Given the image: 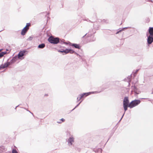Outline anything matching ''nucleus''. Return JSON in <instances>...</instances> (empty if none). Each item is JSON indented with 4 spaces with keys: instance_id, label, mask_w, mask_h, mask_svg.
<instances>
[{
    "instance_id": "f257e3e1",
    "label": "nucleus",
    "mask_w": 153,
    "mask_h": 153,
    "mask_svg": "<svg viewBox=\"0 0 153 153\" xmlns=\"http://www.w3.org/2000/svg\"><path fill=\"white\" fill-rule=\"evenodd\" d=\"M140 101L139 100H135L131 102L128 105V107L132 108L140 103Z\"/></svg>"
},
{
    "instance_id": "f03ea898",
    "label": "nucleus",
    "mask_w": 153,
    "mask_h": 153,
    "mask_svg": "<svg viewBox=\"0 0 153 153\" xmlns=\"http://www.w3.org/2000/svg\"><path fill=\"white\" fill-rule=\"evenodd\" d=\"M48 41L49 42L53 44H57L59 42V39L58 38H54L51 36L48 39Z\"/></svg>"
},
{
    "instance_id": "7ed1b4c3",
    "label": "nucleus",
    "mask_w": 153,
    "mask_h": 153,
    "mask_svg": "<svg viewBox=\"0 0 153 153\" xmlns=\"http://www.w3.org/2000/svg\"><path fill=\"white\" fill-rule=\"evenodd\" d=\"M26 52V51H20L17 56L18 58L21 60L23 59H24L23 56L25 55V54Z\"/></svg>"
},
{
    "instance_id": "20e7f679",
    "label": "nucleus",
    "mask_w": 153,
    "mask_h": 153,
    "mask_svg": "<svg viewBox=\"0 0 153 153\" xmlns=\"http://www.w3.org/2000/svg\"><path fill=\"white\" fill-rule=\"evenodd\" d=\"M59 52L62 53L64 52L65 53H67L69 52H70L71 53H72L75 52L74 51L71 49H66L63 51H59Z\"/></svg>"
},
{
    "instance_id": "39448f33",
    "label": "nucleus",
    "mask_w": 153,
    "mask_h": 153,
    "mask_svg": "<svg viewBox=\"0 0 153 153\" xmlns=\"http://www.w3.org/2000/svg\"><path fill=\"white\" fill-rule=\"evenodd\" d=\"M74 142V139L72 136H71L68 139V142L69 145H72Z\"/></svg>"
},
{
    "instance_id": "423d86ee",
    "label": "nucleus",
    "mask_w": 153,
    "mask_h": 153,
    "mask_svg": "<svg viewBox=\"0 0 153 153\" xmlns=\"http://www.w3.org/2000/svg\"><path fill=\"white\" fill-rule=\"evenodd\" d=\"M147 43L148 45L152 44L153 42V36L149 35L147 38Z\"/></svg>"
},
{
    "instance_id": "0eeeda50",
    "label": "nucleus",
    "mask_w": 153,
    "mask_h": 153,
    "mask_svg": "<svg viewBox=\"0 0 153 153\" xmlns=\"http://www.w3.org/2000/svg\"><path fill=\"white\" fill-rule=\"evenodd\" d=\"M129 101L128 98L127 97H125L123 102V105H128Z\"/></svg>"
},
{
    "instance_id": "6e6552de",
    "label": "nucleus",
    "mask_w": 153,
    "mask_h": 153,
    "mask_svg": "<svg viewBox=\"0 0 153 153\" xmlns=\"http://www.w3.org/2000/svg\"><path fill=\"white\" fill-rule=\"evenodd\" d=\"M69 45H71L74 47L75 48L77 49H80V47L79 45L78 44H72L70 42L69 43Z\"/></svg>"
},
{
    "instance_id": "1a4fd4ad",
    "label": "nucleus",
    "mask_w": 153,
    "mask_h": 153,
    "mask_svg": "<svg viewBox=\"0 0 153 153\" xmlns=\"http://www.w3.org/2000/svg\"><path fill=\"white\" fill-rule=\"evenodd\" d=\"M98 92L97 91H94V92H89L88 93H84L82 94V95H83V96H84L85 97H86L91 94H94V93H97Z\"/></svg>"
},
{
    "instance_id": "9d476101",
    "label": "nucleus",
    "mask_w": 153,
    "mask_h": 153,
    "mask_svg": "<svg viewBox=\"0 0 153 153\" xmlns=\"http://www.w3.org/2000/svg\"><path fill=\"white\" fill-rule=\"evenodd\" d=\"M28 29L29 28H26V27H25L22 30L21 34L22 35H24L26 32L27 31Z\"/></svg>"
},
{
    "instance_id": "9b49d317",
    "label": "nucleus",
    "mask_w": 153,
    "mask_h": 153,
    "mask_svg": "<svg viewBox=\"0 0 153 153\" xmlns=\"http://www.w3.org/2000/svg\"><path fill=\"white\" fill-rule=\"evenodd\" d=\"M10 64L9 63H6L3 65H1L0 66V69H1L7 67Z\"/></svg>"
},
{
    "instance_id": "f8f14e48",
    "label": "nucleus",
    "mask_w": 153,
    "mask_h": 153,
    "mask_svg": "<svg viewBox=\"0 0 153 153\" xmlns=\"http://www.w3.org/2000/svg\"><path fill=\"white\" fill-rule=\"evenodd\" d=\"M149 35L153 36V27H150L149 30Z\"/></svg>"
},
{
    "instance_id": "ddd939ff",
    "label": "nucleus",
    "mask_w": 153,
    "mask_h": 153,
    "mask_svg": "<svg viewBox=\"0 0 153 153\" xmlns=\"http://www.w3.org/2000/svg\"><path fill=\"white\" fill-rule=\"evenodd\" d=\"M6 151V149L4 147H0V153H4Z\"/></svg>"
},
{
    "instance_id": "4468645a",
    "label": "nucleus",
    "mask_w": 153,
    "mask_h": 153,
    "mask_svg": "<svg viewBox=\"0 0 153 153\" xmlns=\"http://www.w3.org/2000/svg\"><path fill=\"white\" fill-rule=\"evenodd\" d=\"M18 59V58L17 56H14L11 60V63H13L15 62Z\"/></svg>"
},
{
    "instance_id": "2eb2a0df",
    "label": "nucleus",
    "mask_w": 153,
    "mask_h": 153,
    "mask_svg": "<svg viewBox=\"0 0 153 153\" xmlns=\"http://www.w3.org/2000/svg\"><path fill=\"white\" fill-rule=\"evenodd\" d=\"M83 97V95H82V94H81L79 95L77 98V101H79Z\"/></svg>"
},
{
    "instance_id": "dca6fc26",
    "label": "nucleus",
    "mask_w": 153,
    "mask_h": 153,
    "mask_svg": "<svg viewBox=\"0 0 153 153\" xmlns=\"http://www.w3.org/2000/svg\"><path fill=\"white\" fill-rule=\"evenodd\" d=\"M45 47L44 44H42L39 45L38 48H43Z\"/></svg>"
},
{
    "instance_id": "f3484780",
    "label": "nucleus",
    "mask_w": 153,
    "mask_h": 153,
    "mask_svg": "<svg viewBox=\"0 0 153 153\" xmlns=\"http://www.w3.org/2000/svg\"><path fill=\"white\" fill-rule=\"evenodd\" d=\"M128 107V105H123V107H124V110H125V112L127 110V107ZM125 113H124V114H123V116L122 117V118H121L120 120H121L122 118V117H123L124 114Z\"/></svg>"
},
{
    "instance_id": "a211bd4d",
    "label": "nucleus",
    "mask_w": 153,
    "mask_h": 153,
    "mask_svg": "<svg viewBox=\"0 0 153 153\" xmlns=\"http://www.w3.org/2000/svg\"><path fill=\"white\" fill-rule=\"evenodd\" d=\"M6 53V52H2L0 53V58L2 57Z\"/></svg>"
},
{
    "instance_id": "6ab92c4d",
    "label": "nucleus",
    "mask_w": 153,
    "mask_h": 153,
    "mask_svg": "<svg viewBox=\"0 0 153 153\" xmlns=\"http://www.w3.org/2000/svg\"><path fill=\"white\" fill-rule=\"evenodd\" d=\"M12 153H18V152L16 150L13 149L12 151Z\"/></svg>"
},
{
    "instance_id": "aec40b11",
    "label": "nucleus",
    "mask_w": 153,
    "mask_h": 153,
    "mask_svg": "<svg viewBox=\"0 0 153 153\" xmlns=\"http://www.w3.org/2000/svg\"><path fill=\"white\" fill-rule=\"evenodd\" d=\"M30 25V24L29 23H27V24L26 26L25 27H26V28H29V27Z\"/></svg>"
},
{
    "instance_id": "412c9836",
    "label": "nucleus",
    "mask_w": 153,
    "mask_h": 153,
    "mask_svg": "<svg viewBox=\"0 0 153 153\" xmlns=\"http://www.w3.org/2000/svg\"><path fill=\"white\" fill-rule=\"evenodd\" d=\"M129 28V27H124V28H123L122 29V30H120L119 31H122V30H124V29H127V28Z\"/></svg>"
},
{
    "instance_id": "4be33fe9",
    "label": "nucleus",
    "mask_w": 153,
    "mask_h": 153,
    "mask_svg": "<svg viewBox=\"0 0 153 153\" xmlns=\"http://www.w3.org/2000/svg\"><path fill=\"white\" fill-rule=\"evenodd\" d=\"M81 101L76 106L75 108L77 107V106H78L81 103Z\"/></svg>"
},
{
    "instance_id": "5701e85b",
    "label": "nucleus",
    "mask_w": 153,
    "mask_h": 153,
    "mask_svg": "<svg viewBox=\"0 0 153 153\" xmlns=\"http://www.w3.org/2000/svg\"><path fill=\"white\" fill-rule=\"evenodd\" d=\"M61 120L63 122L65 121V120L63 118H62L61 119Z\"/></svg>"
},
{
    "instance_id": "b1692460",
    "label": "nucleus",
    "mask_w": 153,
    "mask_h": 153,
    "mask_svg": "<svg viewBox=\"0 0 153 153\" xmlns=\"http://www.w3.org/2000/svg\"><path fill=\"white\" fill-rule=\"evenodd\" d=\"M69 42L68 43H65V44H69Z\"/></svg>"
},
{
    "instance_id": "393cba45",
    "label": "nucleus",
    "mask_w": 153,
    "mask_h": 153,
    "mask_svg": "<svg viewBox=\"0 0 153 153\" xmlns=\"http://www.w3.org/2000/svg\"><path fill=\"white\" fill-rule=\"evenodd\" d=\"M138 71V70H137L136 71V72H137V71Z\"/></svg>"
},
{
    "instance_id": "a878e982",
    "label": "nucleus",
    "mask_w": 153,
    "mask_h": 153,
    "mask_svg": "<svg viewBox=\"0 0 153 153\" xmlns=\"http://www.w3.org/2000/svg\"><path fill=\"white\" fill-rule=\"evenodd\" d=\"M119 32H120L119 31H118V32H117L116 33V34H118V33H119Z\"/></svg>"
},
{
    "instance_id": "bb28decb",
    "label": "nucleus",
    "mask_w": 153,
    "mask_h": 153,
    "mask_svg": "<svg viewBox=\"0 0 153 153\" xmlns=\"http://www.w3.org/2000/svg\"><path fill=\"white\" fill-rule=\"evenodd\" d=\"M133 88H135V86H134V87H133Z\"/></svg>"
},
{
    "instance_id": "cd10ccee",
    "label": "nucleus",
    "mask_w": 153,
    "mask_h": 153,
    "mask_svg": "<svg viewBox=\"0 0 153 153\" xmlns=\"http://www.w3.org/2000/svg\"><path fill=\"white\" fill-rule=\"evenodd\" d=\"M1 50H0V52L1 51Z\"/></svg>"
}]
</instances>
